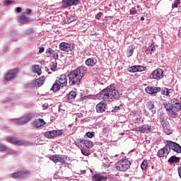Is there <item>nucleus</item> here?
Masks as SVG:
<instances>
[{
	"label": "nucleus",
	"mask_w": 181,
	"mask_h": 181,
	"mask_svg": "<svg viewBox=\"0 0 181 181\" xmlns=\"http://www.w3.org/2000/svg\"><path fill=\"white\" fill-rule=\"evenodd\" d=\"M96 97L98 100H103V101H114V100H119L120 95L119 92L114 86H110L98 93Z\"/></svg>",
	"instance_id": "1"
},
{
	"label": "nucleus",
	"mask_w": 181,
	"mask_h": 181,
	"mask_svg": "<svg viewBox=\"0 0 181 181\" xmlns=\"http://www.w3.org/2000/svg\"><path fill=\"white\" fill-rule=\"evenodd\" d=\"M86 67L84 66H79L71 71L68 74L69 86H71L72 87H74V86H79L81 78L84 77Z\"/></svg>",
	"instance_id": "2"
},
{
	"label": "nucleus",
	"mask_w": 181,
	"mask_h": 181,
	"mask_svg": "<svg viewBox=\"0 0 181 181\" xmlns=\"http://www.w3.org/2000/svg\"><path fill=\"white\" fill-rule=\"evenodd\" d=\"M129 168H131V161L127 158L121 159L115 164V168L120 172H125Z\"/></svg>",
	"instance_id": "3"
},
{
	"label": "nucleus",
	"mask_w": 181,
	"mask_h": 181,
	"mask_svg": "<svg viewBox=\"0 0 181 181\" xmlns=\"http://www.w3.org/2000/svg\"><path fill=\"white\" fill-rule=\"evenodd\" d=\"M134 131H136V132H141V134H149L155 132L156 129L155 127L151 124H145L136 127V128L134 129Z\"/></svg>",
	"instance_id": "4"
},
{
	"label": "nucleus",
	"mask_w": 181,
	"mask_h": 181,
	"mask_svg": "<svg viewBox=\"0 0 181 181\" xmlns=\"http://www.w3.org/2000/svg\"><path fill=\"white\" fill-rule=\"evenodd\" d=\"M33 117V116L32 115L28 114L27 115L23 116L21 118L12 119L11 121L16 125H23V124H26L27 122H29V121H30V119H32Z\"/></svg>",
	"instance_id": "5"
},
{
	"label": "nucleus",
	"mask_w": 181,
	"mask_h": 181,
	"mask_svg": "<svg viewBox=\"0 0 181 181\" xmlns=\"http://www.w3.org/2000/svg\"><path fill=\"white\" fill-rule=\"evenodd\" d=\"M167 147L169 148V152H170V149H172V151L176 152V153H181V146L176 142L172 141H167Z\"/></svg>",
	"instance_id": "6"
},
{
	"label": "nucleus",
	"mask_w": 181,
	"mask_h": 181,
	"mask_svg": "<svg viewBox=\"0 0 181 181\" xmlns=\"http://www.w3.org/2000/svg\"><path fill=\"white\" fill-rule=\"evenodd\" d=\"M16 74H18V71L16 69L7 71L4 74L3 79L5 81H11V80H13V78H15V77H16Z\"/></svg>",
	"instance_id": "7"
},
{
	"label": "nucleus",
	"mask_w": 181,
	"mask_h": 181,
	"mask_svg": "<svg viewBox=\"0 0 181 181\" xmlns=\"http://www.w3.org/2000/svg\"><path fill=\"white\" fill-rule=\"evenodd\" d=\"M59 49L62 50V52H71L74 48L73 47V45L70 44L69 42H62L59 44Z\"/></svg>",
	"instance_id": "8"
},
{
	"label": "nucleus",
	"mask_w": 181,
	"mask_h": 181,
	"mask_svg": "<svg viewBox=\"0 0 181 181\" xmlns=\"http://www.w3.org/2000/svg\"><path fill=\"white\" fill-rule=\"evenodd\" d=\"M80 4V0H62V4L63 8H69L76 6Z\"/></svg>",
	"instance_id": "9"
},
{
	"label": "nucleus",
	"mask_w": 181,
	"mask_h": 181,
	"mask_svg": "<svg viewBox=\"0 0 181 181\" xmlns=\"http://www.w3.org/2000/svg\"><path fill=\"white\" fill-rule=\"evenodd\" d=\"M151 77L153 80H160V78H163V70L160 69H155L152 72Z\"/></svg>",
	"instance_id": "10"
},
{
	"label": "nucleus",
	"mask_w": 181,
	"mask_h": 181,
	"mask_svg": "<svg viewBox=\"0 0 181 181\" xmlns=\"http://www.w3.org/2000/svg\"><path fill=\"white\" fill-rule=\"evenodd\" d=\"M145 91L147 93V94L155 96L156 94H158V93H160V88L155 86H147L145 88Z\"/></svg>",
	"instance_id": "11"
},
{
	"label": "nucleus",
	"mask_w": 181,
	"mask_h": 181,
	"mask_svg": "<svg viewBox=\"0 0 181 181\" xmlns=\"http://www.w3.org/2000/svg\"><path fill=\"white\" fill-rule=\"evenodd\" d=\"M26 175H29V171L28 170H20L16 173H13L11 174V177L12 179H21L22 177H25Z\"/></svg>",
	"instance_id": "12"
},
{
	"label": "nucleus",
	"mask_w": 181,
	"mask_h": 181,
	"mask_svg": "<svg viewBox=\"0 0 181 181\" xmlns=\"http://www.w3.org/2000/svg\"><path fill=\"white\" fill-rule=\"evenodd\" d=\"M67 157L64 155H54L51 157V160L54 162V163H64L66 162Z\"/></svg>",
	"instance_id": "13"
},
{
	"label": "nucleus",
	"mask_w": 181,
	"mask_h": 181,
	"mask_svg": "<svg viewBox=\"0 0 181 181\" xmlns=\"http://www.w3.org/2000/svg\"><path fill=\"white\" fill-rule=\"evenodd\" d=\"M68 77L69 76L66 74H64L58 77V80H57V81L60 83L61 87H66V86H67V81H69Z\"/></svg>",
	"instance_id": "14"
},
{
	"label": "nucleus",
	"mask_w": 181,
	"mask_h": 181,
	"mask_svg": "<svg viewBox=\"0 0 181 181\" xmlns=\"http://www.w3.org/2000/svg\"><path fill=\"white\" fill-rule=\"evenodd\" d=\"M6 141L8 142V144H12L13 145H18V146H22L23 145V141L18 140L14 137H6Z\"/></svg>",
	"instance_id": "15"
},
{
	"label": "nucleus",
	"mask_w": 181,
	"mask_h": 181,
	"mask_svg": "<svg viewBox=\"0 0 181 181\" xmlns=\"http://www.w3.org/2000/svg\"><path fill=\"white\" fill-rule=\"evenodd\" d=\"M169 153H170L169 151V148H168V145L166 144L164 148L158 150L157 156H158V158H164L165 155H169Z\"/></svg>",
	"instance_id": "16"
},
{
	"label": "nucleus",
	"mask_w": 181,
	"mask_h": 181,
	"mask_svg": "<svg viewBox=\"0 0 181 181\" xmlns=\"http://www.w3.org/2000/svg\"><path fill=\"white\" fill-rule=\"evenodd\" d=\"M46 56L47 57H53V59H59V54L56 53V52L52 48L47 49Z\"/></svg>",
	"instance_id": "17"
},
{
	"label": "nucleus",
	"mask_w": 181,
	"mask_h": 181,
	"mask_svg": "<svg viewBox=\"0 0 181 181\" xmlns=\"http://www.w3.org/2000/svg\"><path fill=\"white\" fill-rule=\"evenodd\" d=\"M86 66L88 67H94L97 64V58L90 57L86 60Z\"/></svg>",
	"instance_id": "18"
},
{
	"label": "nucleus",
	"mask_w": 181,
	"mask_h": 181,
	"mask_svg": "<svg viewBox=\"0 0 181 181\" xmlns=\"http://www.w3.org/2000/svg\"><path fill=\"white\" fill-rule=\"evenodd\" d=\"M31 124L33 127H35V128H40V127H43V125L45 124L46 122L43 119H37Z\"/></svg>",
	"instance_id": "19"
},
{
	"label": "nucleus",
	"mask_w": 181,
	"mask_h": 181,
	"mask_svg": "<svg viewBox=\"0 0 181 181\" xmlns=\"http://www.w3.org/2000/svg\"><path fill=\"white\" fill-rule=\"evenodd\" d=\"M168 112L170 118H177L179 117V110L176 108V106H174Z\"/></svg>",
	"instance_id": "20"
},
{
	"label": "nucleus",
	"mask_w": 181,
	"mask_h": 181,
	"mask_svg": "<svg viewBox=\"0 0 181 181\" xmlns=\"http://www.w3.org/2000/svg\"><path fill=\"white\" fill-rule=\"evenodd\" d=\"M93 181H105L107 180V177L103 175V174H95L93 177Z\"/></svg>",
	"instance_id": "21"
},
{
	"label": "nucleus",
	"mask_w": 181,
	"mask_h": 181,
	"mask_svg": "<svg viewBox=\"0 0 181 181\" xmlns=\"http://www.w3.org/2000/svg\"><path fill=\"white\" fill-rule=\"evenodd\" d=\"M160 91H161V94L163 95H166V97H170V94H172V93H173V89H169L168 88H160Z\"/></svg>",
	"instance_id": "22"
},
{
	"label": "nucleus",
	"mask_w": 181,
	"mask_h": 181,
	"mask_svg": "<svg viewBox=\"0 0 181 181\" xmlns=\"http://www.w3.org/2000/svg\"><path fill=\"white\" fill-rule=\"evenodd\" d=\"M160 124L162 125L163 128H165L166 127H168L169 124V122H168V120L166 119V118L163 116H160L158 118Z\"/></svg>",
	"instance_id": "23"
},
{
	"label": "nucleus",
	"mask_w": 181,
	"mask_h": 181,
	"mask_svg": "<svg viewBox=\"0 0 181 181\" xmlns=\"http://www.w3.org/2000/svg\"><path fill=\"white\" fill-rule=\"evenodd\" d=\"M76 97H77V93H76L75 91H71L68 95H67V98L69 103H73L74 100H76Z\"/></svg>",
	"instance_id": "24"
},
{
	"label": "nucleus",
	"mask_w": 181,
	"mask_h": 181,
	"mask_svg": "<svg viewBox=\"0 0 181 181\" xmlns=\"http://www.w3.org/2000/svg\"><path fill=\"white\" fill-rule=\"evenodd\" d=\"M60 87H62V86H60L59 81H56L53 84L52 87L51 88L50 90L53 91V93H57V91L60 90Z\"/></svg>",
	"instance_id": "25"
},
{
	"label": "nucleus",
	"mask_w": 181,
	"mask_h": 181,
	"mask_svg": "<svg viewBox=\"0 0 181 181\" xmlns=\"http://www.w3.org/2000/svg\"><path fill=\"white\" fill-rule=\"evenodd\" d=\"M96 111L100 114L104 112V111H105V105H104V103H98L96 105Z\"/></svg>",
	"instance_id": "26"
},
{
	"label": "nucleus",
	"mask_w": 181,
	"mask_h": 181,
	"mask_svg": "<svg viewBox=\"0 0 181 181\" xmlns=\"http://www.w3.org/2000/svg\"><path fill=\"white\" fill-rule=\"evenodd\" d=\"M57 59H54L52 60L51 63L49 64V68L52 71H56L57 69Z\"/></svg>",
	"instance_id": "27"
},
{
	"label": "nucleus",
	"mask_w": 181,
	"mask_h": 181,
	"mask_svg": "<svg viewBox=\"0 0 181 181\" xmlns=\"http://www.w3.org/2000/svg\"><path fill=\"white\" fill-rule=\"evenodd\" d=\"M32 73H35V74H37L38 76H40V74H42V70H40L39 65H33L32 66Z\"/></svg>",
	"instance_id": "28"
},
{
	"label": "nucleus",
	"mask_w": 181,
	"mask_h": 181,
	"mask_svg": "<svg viewBox=\"0 0 181 181\" xmlns=\"http://www.w3.org/2000/svg\"><path fill=\"white\" fill-rule=\"evenodd\" d=\"M163 105L164 108H165L166 111H168V112H169L170 110L175 107L172 103H170V102L168 101L163 102Z\"/></svg>",
	"instance_id": "29"
},
{
	"label": "nucleus",
	"mask_w": 181,
	"mask_h": 181,
	"mask_svg": "<svg viewBox=\"0 0 181 181\" xmlns=\"http://www.w3.org/2000/svg\"><path fill=\"white\" fill-rule=\"evenodd\" d=\"M168 163H179L180 162V158L176 157V156H172L168 160Z\"/></svg>",
	"instance_id": "30"
},
{
	"label": "nucleus",
	"mask_w": 181,
	"mask_h": 181,
	"mask_svg": "<svg viewBox=\"0 0 181 181\" xmlns=\"http://www.w3.org/2000/svg\"><path fill=\"white\" fill-rule=\"evenodd\" d=\"M46 136L49 139H53V138H56V132L54 130L46 132Z\"/></svg>",
	"instance_id": "31"
},
{
	"label": "nucleus",
	"mask_w": 181,
	"mask_h": 181,
	"mask_svg": "<svg viewBox=\"0 0 181 181\" xmlns=\"http://www.w3.org/2000/svg\"><path fill=\"white\" fill-rule=\"evenodd\" d=\"M134 50H135V46L129 45L127 53V57H131L134 54Z\"/></svg>",
	"instance_id": "32"
},
{
	"label": "nucleus",
	"mask_w": 181,
	"mask_h": 181,
	"mask_svg": "<svg viewBox=\"0 0 181 181\" xmlns=\"http://www.w3.org/2000/svg\"><path fill=\"white\" fill-rule=\"evenodd\" d=\"M20 19V23H27V22H29V17H27L26 16H25V14H23L20 16L19 18Z\"/></svg>",
	"instance_id": "33"
},
{
	"label": "nucleus",
	"mask_w": 181,
	"mask_h": 181,
	"mask_svg": "<svg viewBox=\"0 0 181 181\" xmlns=\"http://www.w3.org/2000/svg\"><path fill=\"white\" fill-rule=\"evenodd\" d=\"M129 73H138V65H134L127 69Z\"/></svg>",
	"instance_id": "34"
},
{
	"label": "nucleus",
	"mask_w": 181,
	"mask_h": 181,
	"mask_svg": "<svg viewBox=\"0 0 181 181\" xmlns=\"http://www.w3.org/2000/svg\"><path fill=\"white\" fill-rule=\"evenodd\" d=\"M83 146L88 149H91V148H93V141H91L90 140H84Z\"/></svg>",
	"instance_id": "35"
},
{
	"label": "nucleus",
	"mask_w": 181,
	"mask_h": 181,
	"mask_svg": "<svg viewBox=\"0 0 181 181\" xmlns=\"http://www.w3.org/2000/svg\"><path fill=\"white\" fill-rule=\"evenodd\" d=\"M163 129L165 134H166L167 135H170V134H172L173 132L172 130V128H170V124L165 127H163Z\"/></svg>",
	"instance_id": "36"
},
{
	"label": "nucleus",
	"mask_w": 181,
	"mask_h": 181,
	"mask_svg": "<svg viewBox=\"0 0 181 181\" xmlns=\"http://www.w3.org/2000/svg\"><path fill=\"white\" fill-rule=\"evenodd\" d=\"M146 107L148 108V110H153V108H155V102L151 100L147 102Z\"/></svg>",
	"instance_id": "37"
},
{
	"label": "nucleus",
	"mask_w": 181,
	"mask_h": 181,
	"mask_svg": "<svg viewBox=\"0 0 181 181\" xmlns=\"http://www.w3.org/2000/svg\"><path fill=\"white\" fill-rule=\"evenodd\" d=\"M147 50L150 52V54H152V52L156 50V48L155 47V43L152 42L147 48Z\"/></svg>",
	"instance_id": "38"
},
{
	"label": "nucleus",
	"mask_w": 181,
	"mask_h": 181,
	"mask_svg": "<svg viewBox=\"0 0 181 181\" xmlns=\"http://www.w3.org/2000/svg\"><path fill=\"white\" fill-rule=\"evenodd\" d=\"M141 168L142 170H146V169L148 168V160H144L142 161V163L141 164Z\"/></svg>",
	"instance_id": "39"
},
{
	"label": "nucleus",
	"mask_w": 181,
	"mask_h": 181,
	"mask_svg": "<svg viewBox=\"0 0 181 181\" xmlns=\"http://www.w3.org/2000/svg\"><path fill=\"white\" fill-rule=\"evenodd\" d=\"M43 83H45V81L40 78L36 80L35 86L37 87H41V86H43Z\"/></svg>",
	"instance_id": "40"
},
{
	"label": "nucleus",
	"mask_w": 181,
	"mask_h": 181,
	"mask_svg": "<svg viewBox=\"0 0 181 181\" xmlns=\"http://www.w3.org/2000/svg\"><path fill=\"white\" fill-rule=\"evenodd\" d=\"M170 104H173V107H176L179 104L180 101L177 100V99H176V98H173V99L170 100Z\"/></svg>",
	"instance_id": "41"
},
{
	"label": "nucleus",
	"mask_w": 181,
	"mask_h": 181,
	"mask_svg": "<svg viewBox=\"0 0 181 181\" xmlns=\"http://www.w3.org/2000/svg\"><path fill=\"white\" fill-rule=\"evenodd\" d=\"M179 5H180V0H175L172 5L173 9H175V8H177V6Z\"/></svg>",
	"instance_id": "42"
},
{
	"label": "nucleus",
	"mask_w": 181,
	"mask_h": 181,
	"mask_svg": "<svg viewBox=\"0 0 181 181\" xmlns=\"http://www.w3.org/2000/svg\"><path fill=\"white\" fill-rule=\"evenodd\" d=\"M54 132H55V137L61 136V135H63V129L54 130Z\"/></svg>",
	"instance_id": "43"
},
{
	"label": "nucleus",
	"mask_w": 181,
	"mask_h": 181,
	"mask_svg": "<svg viewBox=\"0 0 181 181\" xmlns=\"http://www.w3.org/2000/svg\"><path fill=\"white\" fill-rule=\"evenodd\" d=\"M121 108H122V105H120L119 106H115L113 109H112V112H118V111H119V110H121Z\"/></svg>",
	"instance_id": "44"
},
{
	"label": "nucleus",
	"mask_w": 181,
	"mask_h": 181,
	"mask_svg": "<svg viewBox=\"0 0 181 181\" xmlns=\"http://www.w3.org/2000/svg\"><path fill=\"white\" fill-rule=\"evenodd\" d=\"M146 67L141 65H137V72L145 71Z\"/></svg>",
	"instance_id": "45"
},
{
	"label": "nucleus",
	"mask_w": 181,
	"mask_h": 181,
	"mask_svg": "<svg viewBox=\"0 0 181 181\" xmlns=\"http://www.w3.org/2000/svg\"><path fill=\"white\" fill-rule=\"evenodd\" d=\"M86 135V136H88V138H93V136L95 135V132H88Z\"/></svg>",
	"instance_id": "46"
},
{
	"label": "nucleus",
	"mask_w": 181,
	"mask_h": 181,
	"mask_svg": "<svg viewBox=\"0 0 181 181\" xmlns=\"http://www.w3.org/2000/svg\"><path fill=\"white\" fill-rule=\"evenodd\" d=\"M136 13H138V11L135 7H133L130 9V15H136Z\"/></svg>",
	"instance_id": "47"
},
{
	"label": "nucleus",
	"mask_w": 181,
	"mask_h": 181,
	"mask_svg": "<svg viewBox=\"0 0 181 181\" xmlns=\"http://www.w3.org/2000/svg\"><path fill=\"white\" fill-rule=\"evenodd\" d=\"M76 144H77V145H81V146H83V145H84V140H83L81 139H77Z\"/></svg>",
	"instance_id": "48"
},
{
	"label": "nucleus",
	"mask_w": 181,
	"mask_h": 181,
	"mask_svg": "<svg viewBox=\"0 0 181 181\" xmlns=\"http://www.w3.org/2000/svg\"><path fill=\"white\" fill-rule=\"evenodd\" d=\"M76 21V17L71 16L67 19V23H71V22H74Z\"/></svg>",
	"instance_id": "49"
},
{
	"label": "nucleus",
	"mask_w": 181,
	"mask_h": 181,
	"mask_svg": "<svg viewBox=\"0 0 181 181\" xmlns=\"http://www.w3.org/2000/svg\"><path fill=\"white\" fill-rule=\"evenodd\" d=\"M4 151H6V147L5 145L0 143V152H4Z\"/></svg>",
	"instance_id": "50"
},
{
	"label": "nucleus",
	"mask_w": 181,
	"mask_h": 181,
	"mask_svg": "<svg viewBox=\"0 0 181 181\" xmlns=\"http://www.w3.org/2000/svg\"><path fill=\"white\" fill-rule=\"evenodd\" d=\"M101 16H103V13H102V12H99V13L95 16V19H97L98 21H100V19H101Z\"/></svg>",
	"instance_id": "51"
},
{
	"label": "nucleus",
	"mask_w": 181,
	"mask_h": 181,
	"mask_svg": "<svg viewBox=\"0 0 181 181\" xmlns=\"http://www.w3.org/2000/svg\"><path fill=\"white\" fill-rule=\"evenodd\" d=\"M11 4H12V0H6V1H4V5H6L7 6H8V5H11Z\"/></svg>",
	"instance_id": "52"
},
{
	"label": "nucleus",
	"mask_w": 181,
	"mask_h": 181,
	"mask_svg": "<svg viewBox=\"0 0 181 181\" xmlns=\"http://www.w3.org/2000/svg\"><path fill=\"white\" fill-rule=\"evenodd\" d=\"M141 119H142V117H136V119H134V124H138V122H141Z\"/></svg>",
	"instance_id": "53"
},
{
	"label": "nucleus",
	"mask_w": 181,
	"mask_h": 181,
	"mask_svg": "<svg viewBox=\"0 0 181 181\" xmlns=\"http://www.w3.org/2000/svg\"><path fill=\"white\" fill-rule=\"evenodd\" d=\"M15 11L16 12H18V13H21V12H22V8L21 7H16Z\"/></svg>",
	"instance_id": "54"
},
{
	"label": "nucleus",
	"mask_w": 181,
	"mask_h": 181,
	"mask_svg": "<svg viewBox=\"0 0 181 181\" xmlns=\"http://www.w3.org/2000/svg\"><path fill=\"white\" fill-rule=\"evenodd\" d=\"M25 13L26 15H30V13H32V9H27Z\"/></svg>",
	"instance_id": "55"
},
{
	"label": "nucleus",
	"mask_w": 181,
	"mask_h": 181,
	"mask_svg": "<svg viewBox=\"0 0 181 181\" xmlns=\"http://www.w3.org/2000/svg\"><path fill=\"white\" fill-rule=\"evenodd\" d=\"M43 52H45V47H40L39 53H43Z\"/></svg>",
	"instance_id": "56"
},
{
	"label": "nucleus",
	"mask_w": 181,
	"mask_h": 181,
	"mask_svg": "<svg viewBox=\"0 0 181 181\" xmlns=\"http://www.w3.org/2000/svg\"><path fill=\"white\" fill-rule=\"evenodd\" d=\"M175 107L177 110H181V103L180 102L178 103V105H177V106H175Z\"/></svg>",
	"instance_id": "57"
},
{
	"label": "nucleus",
	"mask_w": 181,
	"mask_h": 181,
	"mask_svg": "<svg viewBox=\"0 0 181 181\" xmlns=\"http://www.w3.org/2000/svg\"><path fill=\"white\" fill-rule=\"evenodd\" d=\"M87 98H88V96H86V95H85L84 97H81V101H84V100H86Z\"/></svg>",
	"instance_id": "58"
},
{
	"label": "nucleus",
	"mask_w": 181,
	"mask_h": 181,
	"mask_svg": "<svg viewBox=\"0 0 181 181\" xmlns=\"http://www.w3.org/2000/svg\"><path fill=\"white\" fill-rule=\"evenodd\" d=\"M81 153L85 156H87V155H88L87 153V152H86V151H83V150H81Z\"/></svg>",
	"instance_id": "59"
},
{
	"label": "nucleus",
	"mask_w": 181,
	"mask_h": 181,
	"mask_svg": "<svg viewBox=\"0 0 181 181\" xmlns=\"http://www.w3.org/2000/svg\"><path fill=\"white\" fill-rule=\"evenodd\" d=\"M151 112H152V114H156V110H152Z\"/></svg>",
	"instance_id": "60"
},
{
	"label": "nucleus",
	"mask_w": 181,
	"mask_h": 181,
	"mask_svg": "<svg viewBox=\"0 0 181 181\" xmlns=\"http://www.w3.org/2000/svg\"><path fill=\"white\" fill-rule=\"evenodd\" d=\"M141 21H145V18L141 17Z\"/></svg>",
	"instance_id": "61"
},
{
	"label": "nucleus",
	"mask_w": 181,
	"mask_h": 181,
	"mask_svg": "<svg viewBox=\"0 0 181 181\" xmlns=\"http://www.w3.org/2000/svg\"><path fill=\"white\" fill-rule=\"evenodd\" d=\"M11 153H14V154H16V152L15 151L11 150Z\"/></svg>",
	"instance_id": "62"
},
{
	"label": "nucleus",
	"mask_w": 181,
	"mask_h": 181,
	"mask_svg": "<svg viewBox=\"0 0 181 181\" xmlns=\"http://www.w3.org/2000/svg\"><path fill=\"white\" fill-rule=\"evenodd\" d=\"M82 174H83V175L86 174V170H83V171H82Z\"/></svg>",
	"instance_id": "63"
},
{
	"label": "nucleus",
	"mask_w": 181,
	"mask_h": 181,
	"mask_svg": "<svg viewBox=\"0 0 181 181\" xmlns=\"http://www.w3.org/2000/svg\"><path fill=\"white\" fill-rule=\"evenodd\" d=\"M49 107V104H47L46 105V108H47Z\"/></svg>",
	"instance_id": "64"
}]
</instances>
